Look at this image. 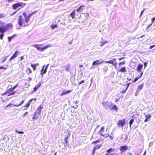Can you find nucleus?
<instances>
[{"label":"nucleus","instance_id":"1","mask_svg":"<svg viewBox=\"0 0 155 155\" xmlns=\"http://www.w3.org/2000/svg\"><path fill=\"white\" fill-rule=\"evenodd\" d=\"M12 25L11 23L0 26V39L2 40L4 36V33L12 28Z\"/></svg>","mask_w":155,"mask_h":155},{"label":"nucleus","instance_id":"2","mask_svg":"<svg viewBox=\"0 0 155 155\" xmlns=\"http://www.w3.org/2000/svg\"><path fill=\"white\" fill-rule=\"evenodd\" d=\"M43 45L42 44H35L32 45H31L32 47H34L36 48L39 51L41 52L43 51H44L47 49L48 48L50 47L51 46V45L50 44H48L46 45L42 48H41V46Z\"/></svg>","mask_w":155,"mask_h":155},{"label":"nucleus","instance_id":"3","mask_svg":"<svg viewBox=\"0 0 155 155\" xmlns=\"http://www.w3.org/2000/svg\"><path fill=\"white\" fill-rule=\"evenodd\" d=\"M25 5V3L22 2H18L14 4L12 6V7L14 9H16L17 8H18L17 10L18 11L24 7Z\"/></svg>","mask_w":155,"mask_h":155},{"label":"nucleus","instance_id":"4","mask_svg":"<svg viewBox=\"0 0 155 155\" xmlns=\"http://www.w3.org/2000/svg\"><path fill=\"white\" fill-rule=\"evenodd\" d=\"M102 105L104 107L106 110L108 111L111 108V106L113 104L110 102L107 101H103L102 102Z\"/></svg>","mask_w":155,"mask_h":155},{"label":"nucleus","instance_id":"5","mask_svg":"<svg viewBox=\"0 0 155 155\" xmlns=\"http://www.w3.org/2000/svg\"><path fill=\"white\" fill-rule=\"evenodd\" d=\"M128 149V147L126 145L120 146L119 147V150L120 151V155H122L123 153L127 150Z\"/></svg>","mask_w":155,"mask_h":155},{"label":"nucleus","instance_id":"6","mask_svg":"<svg viewBox=\"0 0 155 155\" xmlns=\"http://www.w3.org/2000/svg\"><path fill=\"white\" fill-rule=\"evenodd\" d=\"M125 123L126 119H125L119 120L118 121V122L117 123L118 127H123V126L125 124Z\"/></svg>","mask_w":155,"mask_h":155},{"label":"nucleus","instance_id":"7","mask_svg":"<svg viewBox=\"0 0 155 155\" xmlns=\"http://www.w3.org/2000/svg\"><path fill=\"white\" fill-rule=\"evenodd\" d=\"M49 64H47L46 66L45 65H44L41 70V74L43 75L45 74L47 71V69L48 68Z\"/></svg>","mask_w":155,"mask_h":155},{"label":"nucleus","instance_id":"8","mask_svg":"<svg viewBox=\"0 0 155 155\" xmlns=\"http://www.w3.org/2000/svg\"><path fill=\"white\" fill-rule=\"evenodd\" d=\"M18 23L20 27L22 26L23 24L25 22L24 19L23 18L22 16L21 15H19L18 17Z\"/></svg>","mask_w":155,"mask_h":155},{"label":"nucleus","instance_id":"9","mask_svg":"<svg viewBox=\"0 0 155 155\" xmlns=\"http://www.w3.org/2000/svg\"><path fill=\"white\" fill-rule=\"evenodd\" d=\"M22 14L25 18V23L23 25V27H25L28 25V15H27L26 12H23Z\"/></svg>","mask_w":155,"mask_h":155},{"label":"nucleus","instance_id":"10","mask_svg":"<svg viewBox=\"0 0 155 155\" xmlns=\"http://www.w3.org/2000/svg\"><path fill=\"white\" fill-rule=\"evenodd\" d=\"M19 51L18 50H16L15 52L13 54L12 56L9 59V61H11L12 60H13L15 59L17 56L18 54H19Z\"/></svg>","mask_w":155,"mask_h":155},{"label":"nucleus","instance_id":"11","mask_svg":"<svg viewBox=\"0 0 155 155\" xmlns=\"http://www.w3.org/2000/svg\"><path fill=\"white\" fill-rule=\"evenodd\" d=\"M100 60H99L94 61L92 63V65L98 66L99 65L103 63L104 62V61H102L101 62H100Z\"/></svg>","mask_w":155,"mask_h":155},{"label":"nucleus","instance_id":"12","mask_svg":"<svg viewBox=\"0 0 155 155\" xmlns=\"http://www.w3.org/2000/svg\"><path fill=\"white\" fill-rule=\"evenodd\" d=\"M115 59H113V60H111L110 61H105V62L106 63H108L111 64L113 65L115 67L117 65V63L115 61Z\"/></svg>","mask_w":155,"mask_h":155},{"label":"nucleus","instance_id":"13","mask_svg":"<svg viewBox=\"0 0 155 155\" xmlns=\"http://www.w3.org/2000/svg\"><path fill=\"white\" fill-rule=\"evenodd\" d=\"M72 90H64L62 91V93L60 94V96H62L64 95L68 94L72 91Z\"/></svg>","mask_w":155,"mask_h":155},{"label":"nucleus","instance_id":"14","mask_svg":"<svg viewBox=\"0 0 155 155\" xmlns=\"http://www.w3.org/2000/svg\"><path fill=\"white\" fill-rule=\"evenodd\" d=\"M143 68V65L142 64L140 63L137 66V72L142 71V70Z\"/></svg>","mask_w":155,"mask_h":155},{"label":"nucleus","instance_id":"15","mask_svg":"<svg viewBox=\"0 0 155 155\" xmlns=\"http://www.w3.org/2000/svg\"><path fill=\"white\" fill-rule=\"evenodd\" d=\"M64 139L65 140V142L64 143V146L65 147H69V142L68 141V137H66Z\"/></svg>","mask_w":155,"mask_h":155},{"label":"nucleus","instance_id":"16","mask_svg":"<svg viewBox=\"0 0 155 155\" xmlns=\"http://www.w3.org/2000/svg\"><path fill=\"white\" fill-rule=\"evenodd\" d=\"M145 117L146 119L144 121V122H146L150 120L151 116L150 114H146L145 115Z\"/></svg>","mask_w":155,"mask_h":155},{"label":"nucleus","instance_id":"17","mask_svg":"<svg viewBox=\"0 0 155 155\" xmlns=\"http://www.w3.org/2000/svg\"><path fill=\"white\" fill-rule=\"evenodd\" d=\"M75 15H76V14L75 13V10H74L70 14L68 17V18L69 19L70 17L72 18V19L75 18Z\"/></svg>","mask_w":155,"mask_h":155},{"label":"nucleus","instance_id":"18","mask_svg":"<svg viewBox=\"0 0 155 155\" xmlns=\"http://www.w3.org/2000/svg\"><path fill=\"white\" fill-rule=\"evenodd\" d=\"M36 100V98H32L25 105V107H28L30 105V104L31 103L32 101H35Z\"/></svg>","mask_w":155,"mask_h":155},{"label":"nucleus","instance_id":"19","mask_svg":"<svg viewBox=\"0 0 155 155\" xmlns=\"http://www.w3.org/2000/svg\"><path fill=\"white\" fill-rule=\"evenodd\" d=\"M43 108V107L41 105L39 106L37 108L36 111L35 112L40 114Z\"/></svg>","mask_w":155,"mask_h":155},{"label":"nucleus","instance_id":"20","mask_svg":"<svg viewBox=\"0 0 155 155\" xmlns=\"http://www.w3.org/2000/svg\"><path fill=\"white\" fill-rule=\"evenodd\" d=\"M10 87H11L9 88L5 93V94H10L13 91V90L12 89V85H9L8 86V88H9Z\"/></svg>","mask_w":155,"mask_h":155},{"label":"nucleus","instance_id":"21","mask_svg":"<svg viewBox=\"0 0 155 155\" xmlns=\"http://www.w3.org/2000/svg\"><path fill=\"white\" fill-rule=\"evenodd\" d=\"M83 7L84 6L83 5L80 6L76 10V12H80L82 11L83 9Z\"/></svg>","mask_w":155,"mask_h":155},{"label":"nucleus","instance_id":"22","mask_svg":"<svg viewBox=\"0 0 155 155\" xmlns=\"http://www.w3.org/2000/svg\"><path fill=\"white\" fill-rule=\"evenodd\" d=\"M118 108L117 107L116 105H112V106H111V108L110 109V110H114L115 111H116L118 110Z\"/></svg>","mask_w":155,"mask_h":155},{"label":"nucleus","instance_id":"23","mask_svg":"<svg viewBox=\"0 0 155 155\" xmlns=\"http://www.w3.org/2000/svg\"><path fill=\"white\" fill-rule=\"evenodd\" d=\"M39 115L40 114L38 113H36L35 112L34 114V116L33 117L32 119H37Z\"/></svg>","mask_w":155,"mask_h":155},{"label":"nucleus","instance_id":"24","mask_svg":"<svg viewBox=\"0 0 155 155\" xmlns=\"http://www.w3.org/2000/svg\"><path fill=\"white\" fill-rule=\"evenodd\" d=\"M16 34H14L12 36H11L8 37V41L9 42H10L12 39L14 38L16 36Z\"/></svg>","mask_w":155,"mask_h":155},{"label":"nucleus","instance_id":"25","mask_svg":"<svg viewBox=\"0 0 155 155\" xmlns=\"http://www.w3.org/2000/svg\"><path fill=\"white\" fill-rule=\"evenodd\" d=\"M104 127H101V128L100 130L98 132L97 134L101 135V134H102L104 131Z\"/></svg>","mask_w":155,"mask_h":155},{"label":"nucleus","instance_id":"26","mask_svg":"<svg viewBox=\"0 0 155 155\" xmlns=\"http://www.w3.org/2000/svg\"><path fill=\"white\" fill-rule=\"evenodd\" d=\"M115 149V148H114L113 149L112 148H110L109 149H108L107 150L106 152H107V153L108 154H109L110 153L112 152Z\"/></svg>","mask_w":155,"mask_h":155},{"label":"nucleus","instance_id":"27","mask_svg":"<svg viewBox=\"0 0 155 155\" xmlns=\"http://www.w3.org/2000/svg\"><path fill=\"white\" fill-rule=\"evenodd\" d=\"M119 71L120 72H126V68L125 67L122 68L119 70Z\"/></svg>","mask_w":155,"mask_h":155},{"label":"nucleus","instance_id":"28","mask_svg":"<svg viewBox=\"0 0 155 155\" xmlns=\"http://www.w3.org/2000/svg\"><path fill=\"white\" fill-rule=\"evenodd\" d=\"M102 146L101 144H98L96 145L93 148H94L96 150L99 149Z\"/></svg>","mask_w":155,"mask_h":155},{"label":"nucleus","instance_id":"29","mask_svg":"<svg viewBox=\"0 0 155 155\" xmlns=\"http://www.w3.org/2000/svg\"><path fill=\"white\" fill-rule=\"evenodd\" d=\"M108 67L106 65L103 68V72H104V73H106L107 70H108Z\"/></svg>","mask_w":155,"mask_h":155},{"label":"nucleus","instance_id":"30","mask_svg":"<svg viewBox=\"0 0 155 155\" xmlns=\"http://www.w3.org/2000/svg\"><path fill=\"white\" fill-rule=\"evenodd\" d=\"M71 65L70 64L68 65L66 67L65 70L67 71L70 72Z\"/></svg>","mask_w":155,"mask_h":155},{"label":"nucleus","instance_id":"31","mask_svg":"<svg viewBox=\"0 0 155 155\" xmlns=\"http://www.w3.org/2000/svg\"><path fill=\"white\" fill-rule=\"evenodd\" d=\"M25 102V100H23L21 102V103H20V104H14V107H19L20 106H21V105L22 104H24V102Z\"/></svg>","mask_w":155,"mask_h":155},{"label":"nucleus","instance_id":"32","mask_svg":"<svg viewBox=\"0 0 155 155\" xmlns=\"http://www.w3.org/2000/svg\"><path fill=\"white\" fill-rule=\"evenodd\" d=\"M31 67L33 68L34 71H35L36 70L37 68L36 64H31Z\"/></svg>","mask_w":155,"mask_h":155},{"label":"nucleus","instance_id":"33","mask_svg":"<svg viewBox=\"0 0 155 155\" xmlns=\"http://www.w3.org/2000/svg\"><path fill=\"white\" fill-rule=\"evenodd\" d=\"M101 39L102 40V41H100V46L101 47L103 46L104 45V42H103L104 39L102 38H101Z\"/></svg>","mask_w":155,"mask_h":155},{"label":"nucleus","instance_id":"34","mask_svg":"<svg viewBox=\"0 0 155 155\" xmlns=\"http://www.w3.org/2000/svg\"><path fill=\"white\" fill-rule=\"evenodd\" d=\"M134 122V119L133 118H132L129 122V125L130 127H131V125L133 124Z\"/></svg>","mask_w":155,"mask_h":155},{"label":"nucleus","instance_id":"35","mask_svg":"<svg viewBox=\"0 0 155 155\" xmlns=\"http://www.w3.org/2000/svg\"><path fill=\"white\" fill-rule=\"evenodd\" d=\"M6 17V15L4 14H0V18H5Z\"/></svg>","mask_w":155,"mask_h":155},{"label":"nucleus","instance_id":"36","mask_svg":"<svg viewBox=\"0 0 155 155\" xmlns=\"http://www.w3.org/2000/svg\"><path fill=\"white\" fill-rule=\"evenodd\" d=\"M57 27V25L56 24H52L51 25V27L52 29H54L55 28Z\"/></svg>","mask_w":155,"mask_h":155},{"label":"nucleus","instance_id":"37","mask_svg":"<svg viewBox=\"0 0 155 155\" xmlns=\"http://www.w3.org/2000/svg\"><path fill=\"white\" fill-rule=\"evenodd\" d=\"M143 83L141 85L138 86V89L140 90H141L143 88Z\"/></svg>","mask_w":155,"mask_h":155},{"label":"nucleus","instance_id":"38","mask_svg":"<svg viewBox=\"0 0 155 155\" xmlns=\"http://www.w3.org/2000/svg\"><path fill=\"white\" fill-rule=\"evenodd\" d=\"M8 57V56L3 57V59L2 60V61H1V63H4L5 62V61L6 60Z\"/></svg>","mask_w":155,"mask_h":155},{"label":"nucleus","instance_id":"39","mask_svg":"<svg viewBox=\"0 0 155 155\" xmlns=\"http://www.w3.org/2000/svg\"><path fill=\"white\" fill-rule=\"evenodd\" d=\"M138 116V115L137 114H134L132 117V118L137 119Z\"/></svg>","mask_w":155,"mask_h":155},{"label":"nucleus","instance_id":"40","mask_svg":"<svg viewBox=\"0 0 155 155\" xmlns=\"http://www.w3.org/2000/svg\"><path fill=\"white\" fill-rule=\"evenodd\" d=\"M123 136H124V139L125 140H126L128 137V135L127 134H123Z\"/></svg>","mask_w":155,"mask_h":155},{"label":"nucleus","instance_id":"41","mask_svg":"<svg viewBox=\"0 0 155 155\" xmlns=\"http://www.w3.org/2000/svg\"><path fill=\"white\" fill-rule=\"evenodd\" d=\"M78 13L77 15L76 14V15L77 17V18H76V20L77 18H80L81 17V14L79 12Z\"/></svg>","mask_w":155,"mask_h":155},{"label":"nucleus","instance_id":"42","mask_svg":"<svg viewBox=\"0 0 155 155\" xmlns=\"http://www.w3.org/2000/svg\"><path fill=\"white\" fill-rule=\"evenodd\" d=\"M16 91H15L14 92H12L10 94H8V96H9L11 95H14L16 93Z\"/></svg>","mask_w":155,"mask_h":155},{"label":"nucleus","instance_id":"43","mask_svg":"<svg viewBox=\"0 0 155 155\" xmlns=\"http://www.w3.org/2000/svg\"><path fill=\"white\" fill-rule=\"evenodd\" d=\"M140 78L137 77H136L134 78V80L133 81V82H135L136 81H137Z\"/></svg>","mask_w":155,"mask_h":155},{"label":"nucleus","instance_id":"44","mask_svg":"<svg viewBox=\"0 0 155 155\" xmlns=\"http://www.w3.org/2000/svg\"><path fill=\"white\" fill-rule=\"evenodd\" d=\"M33 15L32 13L28 15V21H29L30 19V18L31 16H32Z\"/></svg>","mask_w":155,"mask_h":155},{"label":"nucleus","instance_id":"45","mask_svg":"<svg viewBox=\"0 0 155 155\" xmlns=\"http://www.w3.org/2000/svg\"><path fill=\"white\" fill-rule=\"evenodd\" d=\"M33 15L32 13L28 15V21H29L30 19V18L31 16H32Z\"/></svg>","mask_w":155,"mask_h":155},{"label":"nucleus","instance_id":"46","mask_svg":"<svg viewBox=\"0 0 155 155\" xmlns=\"http://www.w3.org/2000/svg\"><path fill=\"white\" fill-rule=\"evenodd\" d=\"M15 131L18 134H23L24 133V132L23 131H18L17 130H16Z\"/></svg>","mask_w":155,"mask_h":155},{"label":"nucleus","instance_id":"47","mask_svg":"<svg viewBox=\"0 0 155 155\" xmlns=\"http://www.w3.org/2000/svg\"><path fill=\"white\" fill-rule=\"evenodd\" d=\"M151 23L153 24L154 23L155 21V16L154 17L151 18Z\"/></svg>","mask_w":155,"mask_h":155},{"label":"nucleus","instance_id":"48","mask_svg":"<svg viewBox=\"0 0 155 155\" xmlns=\"http://www.w3.org/2000/svg\"><path fill=\"white\" fill-rule=\"evenodd\" d=\"M100 141V140H97L95 141H94L92 142V144H96L97 143L99 142Z\"/></svg>","mask_w":155,"mask_h":155},{"label":"nucleus","instance_id":"49","mask_svg":"<svg viewBox=\"0 0 155 155\" xmlns=\"http://www.w3.org/2000/svg\"><path fill=\"white\" fill-rule=\"evenodd\" d=\"M127 88H126L124 89H123L120 92L122 93H125L126 91H127Z\"/></svg>","mask_w":155,"mask_h":155},{"label":"nucleus","instance_id":"50","mask_svg":"<svg viewBox=\"0 0 155 155\" xmlns=\"http://www.w3.org/2000/svg\"><path fill=\"white\" fill-rule=\"evenodd\" d=\"M96 150L94 148H93V151L92 152V155H94V154L95 153Z\"/></svg>","mask_w":155,"mask_h":155},{"label":"nucleus","instance_id":"51","mask_svg":"<svg viewBox=\"0 0 155 155\" xmlns=\"http://www.w3.org/2000/svg\"><path fill=\"white\" fill-rule=\"evenodd\" d=\"M125 63V62L124 61H123V62H120L119 64V66H120L124 64Z\"/></svg>","mask_w":155,"mask_h":155},{"label":"nucleus","instance_id":"52","mask_svg":"<svg viewBox=\"0 0 155 155\" xmlns=\"http://www.w3.org/2000/svg\"><path fill=\"white\" fill-rule=\"evenodd\" d=\"M85 82V81L84 80H81L80 82H79V85H80L81 84L84 83Z\"/></svg>","mask_w":155,"mask_h":155},{"label":"nucleus","instance_id":"53","mask_svg":"<svg viewBox=\"0 0 155 155\" xmlns=\"http://www.w3.org/2000/svg\"><path fill=\"white\" fill-rule=\"evenodd\" d=\"M38 87L37 86H35L34 88V89H33V90H34V92H35V91H36L37 89H38Z\"/></svg>","mask_w":155,"mask_h":155},{"label":"nucleus","instance_id":"54","mask_svg":"<svg viewBox=\"0 0 155 155\" xmlns=\"http://www.w3.org/2000/svg\"><path fill=\"white\" fill-rule=\"evenodd\" d=\"M18 86V84H16L15 86H14L13 87H12V89L14 91V90Z\"/></svg>","mask_w":155,"mask_h":155},{"label":"nucleus","instance_id":"55","mask_svg":"<svg viewBox=\"0 0 155 155\" xmlns=\"http://www.w3.org/2000/svg\"><path fill=\"white\" fill-rule=\"evenodd\" d=\"M148 63L147 62H145L144 63V69H145Z\"/></svg>","mask_w":155,"mask_h":155},{"label":"nucleus","instance_id":"56","mask_svg":"<svg viewBox=\"0 0 155 155\" xmlns=\"http://www.w3.org/2000/svg\"><path fill=\"white\" fill-rule=\"evenodd\" d=\"M17 12V11H15V12H12L11 14H10V15L11 16H12V15H14Z\"/></svg>","mask_w":155,"mask_h":155},{"label":"nucleus","instance_id":"57","mask_svg":"<svg viewBox=\"0 0 155 155\" xmlns=\"http://www.w3.org/2000/svg\"><path fill=\"white\" fill-rule=\"evenodd\" d=\"M130 83H127L126 84V88L128 89L130 84Z\"/></svg>","mask_w":155,"mask_h":155},{"label":"nucleus","instance_id":"58","mask_svg":"<svg viewBox=\"0 0 155 155\" xmlns=\"http://www.w3.org/2000/svg\"><path fill=\"white\" fill-rule=\"evenodd\" d=\"M12 104L11 103H9L7 105H6L5 107L6 108L9 107L11 106L12 105Z\"/></svg>","mask_w":155,"mask_h":155},{"label":"nucleus","instance_id":"59","mask_svg":"<svg viewBox=\"0 0 155 155\" xmlns=\"http://www.w3.org/2000/svg\"><path fill=\"white\" fill-rule=\"evenodd\" d=\"M6 68H5L3 66H1L0 67V70L1 69H5L6 70Z\"/></svg>","mask_w":155,"mask_h":155},{"label":"nucleus","instance_id":"60","mask_svg":"<svg viewBox=\"0 0 155 155\" xmlns=\"http://www.w3.org/2000/svg\"><path fill=\"white\" fill-rule=\"evenodd\" d=\"M140 76L138 77L140 78L142 75H143V71H141L140 72Z\"/></svg>","mask_w":155,"mask_h":155},{"label":"nucleus","instance_id":"61","mask_svg":"<svg viewBox=\"0 0 155 155\" xmlns=\"http://www.w3.org/2000/svg\"><path fill=\"white\" fill-rule=\"evenodd\" d=\"M155 47V45H151L150 46V48H149V49H152L153 48Z\"/></svg>","mask_w":155,"mask_h":155},{"label":"nucleus","instance_id":"62","mask_svg":"<svg viewBox=\"0 0 155 155\" xmlns=\"http://www.w3.org/2000/svg\"><path fill=\"white\" fill-rule=\"evenodd\" d=\"M41 82H39L38 83L37 86L38 87H39L41 86Z\"/></svg>","mask_w":155,"mask_h":155},{"label":"nucleus","instance_id":"63","mask_svg":"<svg viewBox=\"0 0 155 155\" xmlns=\"http://www.w3.org/2000/svg\"><path fill=\"white\" fill-rule=\"evenodd\" d=\"M152 24L153 23H151V24H150L149 25H148L147 28V29L149 28L152 26Z\"/></svg>","mask_w":155,"mask_h":155},{"label":"nucleus","instance_id":"64","mask_svg":"<svg viewBox=\"0 0 155 155\" xmlns=\"http://www.w3.org/2000/svg\"><path fill=\"white\" fill-rule=\"evenodd\" d=\"M84 14L85 15V17H86L87 18L89 16V15L88 14V13H86L85 14Z\"/></svg>","mask_w":155,"mask_h":155}]
</instances>
